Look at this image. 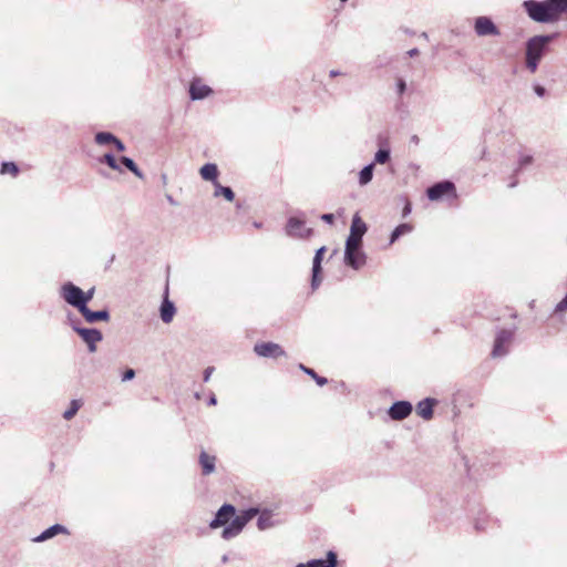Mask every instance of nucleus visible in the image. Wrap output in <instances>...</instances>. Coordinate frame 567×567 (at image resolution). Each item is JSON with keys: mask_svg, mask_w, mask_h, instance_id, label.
<instances>
[{"mask_svg": "<svg viewBox=\"0 0 567 567\" xmlns=\"http://www.w3.org/2000/svg\"><path fill=\"white\" fill-rule=\"evenodd\" d=\"M411 142L414 143V144H417L420 142L419 136L417 135H412Z\"/></svg>", "mask_w": 567, "mask_h": 567, "instance_id": "53", "label": "nucleus"}, {"mask_svg": "<svg viewBox=\"0 0 567 567\" xmlns=\"http://www.w3.org/2000/svg\"><path fill=\"white\" fill-rule=\"evenodd\" d=\"M200 177L206 181L213 183V185L218 183L219 169L215 163H206L199 169Z\"/></svg>", "mask_w": 567, "mask_h": 567, "instance_id": "24", "label": "nucleus"}, {"mask_svg": "<svg viewBox=\"0 0 567 567\" xmlns=\"http://www.w3.org/2000/svg\"><path fill=\"white\" fill-rule=\"evenodd\" d=\"M120 162L122 165V168H126L130 171L134 176H136L140 179H144V173L138 167V165L135 163V161L128 156H121Z\"/></svg>", "mask_w": 567, "mask_h": 567, "instance_id": "28", "label": "nucleus"}, {"mask_svg": "<svg viewBox=\"0 0 567 567\" xmlns=\"http://www.w3.org/2000/svg\"><path fill=\"white\" fill-rule=\"evenodd\" d=\"M522 8L526 16L536 23L551 24L559 21L549 0H524Z\"/></svg>", "mask_w": 567, "mask_h": 567, "instance_id": "2", "label": "nucleus"}, {"mask_svg": "<svg viewBox=\"0 0 567 567\" xmlns=\"http://www.w3.org/2000/svg\"><path fill=\"white\" fill-rule=\"evenodd\" d=\"M413 411V405L408 400H398L394 401L390 408L386 410V414L390 420L393 421H402L410 416Z\"/></svg>", "mask_w": 567, "mask_h": 567, "instance_id": "15", "label": "nucleus"}, {"mask_svg": "<svg viewBox=\"0 0 567 567\" xmlns=\"http://www.w3.org/2000/svg\"><path fill=\"white\" fill-rule=\"evenodd\" d=\"M80 315L89 324H94L97 322H109L111 320V313L106 307L100 310H93L91 308H87L85 310H82Z\"/></svg>", "mask_w": 567, "mask_h": 567, "instance_id": "20", "label": "nucleus"}, {"mask_svg": "<svg viewBox=\"0 0 567 567\" xmlns=\"http://www.w3.org/2000/svg\"><path fill=\"white\" fill-rule=\"evenodd\" d=\"M166 199L171 205H177V202L174 199V197L169 194L166 195Z\"/></svg>", "mask_w": 567, "mask_h": 567, "instance_id": "51", "label": "nucleus"}, {"mask_svg": "<svg viewBox=\"0 0 567 567\" xmlns=\"http://www.w3.org/2000/svg\"><path fill=\"white\" fill-rule=\"evenodd\" d=\"M254 352L260 358L278 359L286 357L285 349L272 341H259L254 344Z\"/></svg>", "mask_w": 567, "mask_h": 567, "instance_id": "11", "label": "nucleus"}, {"mask_svg": "<svg viewBox=\"0 0 567 567\" xmlns=\"http://www.w3.org/2000/svg\"><path fill=\"white\" fill-rule=\"evenodd\" d=\"M485 154H486V151L484 150V151H483V154H482V156H481V158H482V159H484V158H485Z\"/></svg>", "mask_w": 567, "mask_h": 567, "instance_id": "60", "label": "nucleus"}, {"mask_svg": "<svg viewBox=\"0 0 567 567\" xmlns=\"http://www.w3.org/2000/svg\"><path fill=\"white\" fill-rule=\"evenodd\" d=\"M285 233L290 238L310 239L315 235V229L306 227V213L298 210L295 215L288 217Z\"/></svg>", "mask_w": 567, "mask_h": 567, "instance_id": "4", "label": "nucleus"}, {"mask_svg": "<svg viewBox=\"0 0 567 567\" xmlns=\"http://www.w3.org/2000/svg\"><path fill=\"white\" fill-rule=\"evenodd\" d=\"M82 406V401L80 399H73L71 400L69 408L63 412L62 416L64 420L70 421L72 420L79 410Z\"/></svg>", "mask_w": 567, "mask_h": 567, "instance_id": "35", "label": "nucleus"}, {"mask_svg": "<svg viewBox=\"0 0 567 567\" xmlns=\"http://www.w3.org/2000/svg\"><path fill=\"white\" fill-rule=\"evenodd\" d=\"M257 514H259V515H258L256 525L259 530H266V529L275 526L270 511L266 509L261 513L258 512Z\"/></svg>", "mask_w": 567, "mask_h": 567, "instance_id": "30", "label": "nucleus"}, {"mask_svg": "<svg viewBox=\"0 0 567 567\" xmlns=\"http://www.w3.org/2000/svg\"><path fill=\"white\" fill-rule=\"evenodd\" d=\"M558 38V32L535 34L526 40L524 51L543 60L550 52L551 43Z\"/></svg>", "mask_w": 567, "mask_h": 567, "instance_id": "3", "label": "nucleus"}, {"mask_svg": "<svg viewBox=\"0 0 567 567\" xmlns=\"http://www.w3.org/2000/svg\"><path fill=\"white\" fill-rule=\"evenodd\" d=\"M214 196L224 197L227 202H234L235 192L230 186H224L219 182L214 185Z\"/></svg>", "mask_w": 567, "mask_h": 567, "instance_id": "31", "label": "nucleus"}, {"mask_svg": "<svg viewBox=\"0 0 567 567\" xmlns=\"http://www.w3.org/2000/svg\"><path fill=\"white\" fill-rule=\"evenodd\" d=\"M400 30L403 31L408 35H414L415 34V31L411 30L408 27H401Z\"/></svg>", "mask_w": 567, "mask_h": 567, "instance_id": "49", "label": "nucleus"}, {"mask_svg": "<svg viewBox=\"0 0 567 567\" xmlns=\"http://www.w3.org/2000/svg\"><path fill=\"white\" fill-rule=\"evenodd\" d=\"M112 145L118 153H123L126 150V146L122 140L115 136V141H113Z\"/></svg>", "mask_w": 567, "mask_h": 567, "instance_id": "45", "label": "nucleus"}, {"mask_svg": "<svg viewBox=\"0 0 567 567\" xmlns=\"http://www.w3.org/2000/svg\"><path fill=\"white\" fill-rule=\"evenodd\" d=\"M467 512H468V515L474 520V529L478 533L484 532L486 529L485 524L488 523L489 517L481 508V505L480 504L471 505V502L467 501Z\"/></svg>", "mask_w": 567, "mask_h": 567, "instance_id": "18", "label": "nucleus"}, {"mask_svg": "<svg viewBox=\"0 0 567 567\" xmlns=\"http://www.w3.org/2000/svg\"><path fill=\"white\" fill-rule=\"evenodd\" d=\"M295 567H338V554L330 549L326 558H313L306 563H298Z\"/></svg>", "mask_w": 567, "mask_h": 567, "instance_id": "19", "label": "nucleus"}, {"mask_svg": "<svg viewBox=\"0 0 567 567\" xmlns=\"http://www.w3.org/2000/svg\"><path fill=\"white\" fill-rule=\"evenodd\" d=\"M207 404L209 406H214L217 404V396L214 392H210L209 396H208V400H207Z\"/></svg>", "mask_w": 567, "mask_h": 567, "instance_id": "47", "label": "nucleus"}, {"mask_svg": "<svg viewBox=\"0 0 567 567\" xmlns=\"http://www.w3.org/2000/svg\"><path fill=\"white\" fill-rule=\"evenodd\" d=\"M408 90V84L404 78L399 76L395 80V91L396 94L401 97Z\"/></svg>", "mask_w": 567, "mask_h": 567, "instance_id": "41", "label": "nucleus"}, {"mask_svg": "<svg viewBox=\"0 0 567 567\" xmlns=\"http://www.w3.org/2000/svg\"><path fill=\"white\" fill-rule=\"evenodd\" d=\"M94 293H95V287H91L86 291H84L82 289V305H84V307L82 306V310H85V309L90 308L89 303L94 298Z\"/></svg>", "mask_w": 567, "mask_h": 567, "instance_id": "40", "label": "nucleus"}, {"mask_svg": "<svg viewBox=\"0 0 567 567\" xmlns=\"http://www.w3.org/2000/svg\"><path fill=\"white\" fill-rule=\"evenodd\" d=\"M338 388L344 390L346 389V383L343 381L339 382L338 386H336V389H338Z\"/></svg>", "mask_w": 567, "mask_h": 567, "instance_id": "55", "label": "nucleus"}, {"mask_svg": "<svg viewBox=\"0 0 567 567\" xmlns=\"http://www.w3.org/2000/svg\"><path fill=\"white\" fill-rule=\"evenodd\" d=\"M542 60L539 58H536L528 52L524 51V65L525 69L530 73L534 74L537 72L539 64Z\"/></svg>", "mask_w": 567, "mask_h": 567, "instance_id": "33", "label": "nucleus"}, {"mask_svg": "<svg viewBox=\"0 0 567 567\" xmlns=\"http://www.w3.org/2000/svg\"><path fill=\"white\" fill-rule=\"evenodd\" d=\"M534 164V156L530 154L520 153L517 159V165L514 168L513 173L508 176V188H515L523 177V175L529 171L532 165Z\"/></svg>", "mask_w": 567, "mask_h": 567, "instance_id": "10", "label": "nucleus"}, {"mask_svg": "<svg viewBox=\"0 0 567 567\" xmlns=\"http://www.w3.org/2000/svg\"><path fill=\"white\" fill-rule=\"evenodd\" d=\"M194 396H195L197 400H199V399H200V394H199L198 392H196V393L194 394Z\"/></svg>", "mask_w": 567, "mask_h": 567, "instance_id": "59", "label": "nucleus"}, {"mask_svg": "<svg viewBox=\"0 0 567 567\" xmlns=\"http://www.w3.org/2000/svg\"><path fill=\"white\" fill-rule=\"evenodd\" d=\"M368 230V225L355 213L351 220L350 234L348 235L344 247H347V257L350 258V248H362L363 236Z\"/></svg>", "mask_w": 567, "mask_h": 567, "instance_id": "6", "label": "nucleus"}, {"mask_svg": "<svg viewBox=\"0 0 567 567\" xmlns=\"http://www.w3.org/2000/svg\"><path fill=\"white\" fill-rule=\"evenodd\" d=\"M343 262L353 270H359L367 262V254L362 248H350V258L347 257V247H344Z\"/></svg>", "mask_w": 567, "mask_h": 567, "instance_id": "17", "label": "nucleus"}, {"mask_svg": "<svg viewBox=\"0 0 567 567\" xmlns=\"http://www.w3.org/2000/svg\"><path fill=\"white\" fill-rule=\"evenodd\" d=\"M298 368L307 375H309L317 385L323 386L328 384V379L326 377L319 375L312 368L305 365L303 363H299Z\"/></svg>", "mask_w": 567, "mask_h": 567, "instance_id": "32", "label": "nucleus"}, {"mask_svg": "<svg viewBox=\"0 0 567 567\" xmlns=\"http://www.w3.org/2000/svg\"><path fill=\"white\" fill-rule=\"evenodd\" d=\"M199 465L203 475H210L216 470V456L210 455L203 450L199 454Z\"/></svg>", "mask_w": 567, "mask_h": 567, "instance_id": "23", "label": "nucleus"}, {"mask_svg": "<svg viewBox=\"0 0 567 567\" xmlns=\"http://www.w3.org/2000/svg\"><path fill=\"white\" fill-rule=\"evenodd\" d=\"M115 134L109 131H99L94 135V142L100 146L112 144L115 141Z\"/></svg>", "mask_w": 567, "mask_h": 567, "instance_id": "34", "label": "nucleus"}, {"mask_svg": "<svg viewBox=\"0 0 567 567\" xmlns=\"http://www.w3.org/2000/svg\"><path fill=\"white\" fill-rule=\"evenodd\" d=\"M413 225L411 223H401L393 228L390 234L389 243L390 245L398 241L402 236H405L413 231Z\"/></svg>", "mask_w": 567, "mask_h": 567, "instance_id": "25", "label": "nucleus"}, {"mask_svg": "<svg viewBox=\"0 0 567 567\" xmlns=\"http://www.w3.org/2000/svg\"><path fill=\"white\" fill-rule=\"evenodd\" d=\"M341 2H347L348 0H340Z\"/></svg>", "mask_w": 567, "mask_h": 567, "instance_id": "61", "label": "nucleus"}, {"mask_svg": "<svg viewBox=\"0 0 567 567\" xmlns=\"http://www.w3.org/2000/svg\"><path fill=\"white\" fill-rule=\"evenodd\" d=\"M169 287L168 282L165 285V289L163 291L162 301L159 305V318L164 323H171L177 312V308L174 301H172L168 297Z\"/></svg>", "mask_w": 567, "mask_h": 567, "instance_id": "14", "label": "nucleus"}, {"mask_svg": "<svg viewBox=\"0 0 567 567\" xmlns=\"http://www.w3.org/2000/svg\"><path fill=\"white\" fill-rule=\"evenodd\" d=\"M320 219L328 225H333L336 221V216L332 213H324L320 215Z\"/></svg>", "mask_w": 567, "mask_h": 567, "instance_id": "44", "label": "nucleus"}, {"mask_svg": "<svg viewBox=\"0 0 567 567\" xmlns=\"http://www.w3.org/2000/svg\"><path fill=\"white\" fill-rule=\"evenodd\" d=\"M258 507H248L237 513L235 505L224 503L209 522L210 529L223 527L221 537L226 540L238 536L245 526L257 515Z\"/></svg>", "mask_w": 567, "mask_h": 567, "instance_id": "1", "label": "nucleus"}, {"mask_svg": "<svg viewBox=\"0 0 567 567\" xmlns=\"http://www.w3.org/2000/svg\"><path fill=\"white\" fill-rule=\"evenodd\" d=\"M59 534H69V529L64 525L56 523L42 530L37 537L33 538V542L42 543L53 538Z\"/></svg>", "mask_w": 567, "mask_h": 567, "instance_id": "22", "label": "nucleus"}, {"mask_svg": "<svg viewBox=\"0 0 567 567\" xmlns=\"http://www.w3.org/2000/svg\"><path fill=\"white\" fill-rule=\"evenodd\" d=\"M516 327L511 329H498L495 333L491 357L503 358L508 354L511 344L515 337Z\"/></svg>", "mask_w": 567, "mask_h": 567, "instance_id": "7", "label": "nucleus"}, {"mask_svg": "<svg viewBox=\"0 0 567 567\" xmlns=\"http://www.w3.org/2000/svg\"><path fill=\"white\" fill-rule=\"evenodd\" d=\"M252 226H254L255 228H260V227H261V223H260V221H254V223H252Z\"/></svg>", "mask_w": 567, "mask_h": 567, "instance_id": "56", "label": "nucleus"}, {"mask_svg": "<svg viewBox=\"0 0 567 567\" xmlns=\"http://www.w3.org/2000/svg\"><path fill=\"white\" fill-rule=\"evenodd\" d=\"M327 252V247L321 246L316 249L313 258H312V267H311V277H310V288L312 291L317 290L322 282L323 279V268L322 261L324 259V255Z\"/></svg>", "mask_w": 567, "mask_h": 567, "instance_id": "9", "label": "nucleus"}, {"mask_svg": "<svg viewBox=\"0 0 567 567\" xmlns=\"http://www.w3.org/2000/svg\"><path fill=\"white\" fill-rule=\"evenodd\" d=\"M439 404V400L426 396L419 401L415 405V412L424 421H431L434 416V409Z\"/></svg>", "mask_w": 567, "mask_h": 567, "instance_id": "16", "label": "nucleus"}, {"mask_svg": "<svg viewBox=\"0 0 567 567\" xmlns=\"http://www.w3.org/2000/svg\"><path fill=\"white\" fill-rule=\"evenodd\" d=\"M188 93L192 101H202L213 94V89L209 85L202 84L198 80H193Z\"/></svg>", "mask_w": 567, "mask_h": 567, "instance_id": "21", "label": "nucleus"}, {"mask_svg": "<svg viewBox=\"0 0 567 567\" xmlns=\"http://www.w3.org/2000/svg\"><path fill=\"white\" fill-rule=\"evenodd\" d=\"M420 37H421V38H423V39H425V40H427V39H429V34H427L426 32H422Z\"/></svg>", "mask_w": 567, "mask_h": 567, "instance_id": "58", "label": "nucleus"}, {"mask_svg": "<svg viewBox=\"0 0 567 567\" xmlns=\"http://www.w3.org/2000/svg\"><path fill=\"white\" fill-rule=\"evenodd\" d=\"M66 322L75 333L79 332V329H82L84 327L82 326L81 319L74 316L72 312L68 313Z\"/></svg>", "mask_w": 567, "mask_h": 567, "instance_id": "39", "label": "nucleus"}, {"mask_svg": "<svg viewBox=\"0 0 567 567\" xmlns=\"http://www.w3.org/2000/svg\"><path fill=\"white\" fill-rule=\"evenodd\" d=\"M60 298L69 306L75 308L79 313L82 311V288L73 281H65L59 290Z\"/></svg>", "mask_w": 567, "mask_h": 567, "instance_id": "8", "label": "nucleus"}, {"mask_svg": "<svg viewBox=\"0 0 567 567\" xmlns=\"http://www.w3.org/2000/svg\"><path fill=\"white\" fill-rule=\"evenodd\" d=\"M373 174H374V165L372 163L364 165L360 169L359 175H358L359 185L360 186L368 185L372 181Z\"/></svg>", "mask_w": 567, "mask_h": 567, "instance_id": "29", "label": "nucleus"}, {"mask_svg": "<svg viewBox=\"0 0 567 567\" xmlns=\"http://www.w3.org/2000/svg\"><path fill=\"white\" fill-rule=\"evenodd\" d=\"M228 561H229V556H228L227 554L223 555V556H221V563H223V564H226V563H228Z\"/></svg>", "mask_w": 567, "mask_h": 567, "instance_id": "54", "label": "nucleus"}, {"mask_svg": "<svg viewBox=\"0 0 567 567\" xmlns=\"http://www.w3.org/2000/svg\"><path fill=\"white\" fill-rule=\"evenodd\" d=\"M342 73L339 70H330V72H329V76L330 78H336V76H339Z\"/></svg>", "mask_w": 567, "mask_h": 567, "instance_id": "50", "label": "nucleus"}, {"mask_svg": "<svg viewBox=\"0 0 567 567\" xmlns=\"http://www.w3.org/2000/svg\"><path fill=\"white\" fill-rule=\"evenodd\" d=\"M559 20L567 14V0H549Z\"/></svg>", "mask_w": 567, "mask_h": 567, "instance_id": "38", "label": "nucleus"}, {"mask_svg": "<svg viewBox=\"0 0 567 567\" xmlns=\"http://www.w3.org/2000/svg\"><path fill=\"white\" fill-rule=\"evenodd\" d=\"M161 178H162L163 184H166V182H167L166 174H162Z\"/></svg>", "mask_w": 567, "mask_h": 567, "instance_id": "57", "label": "nucleus"}, {"mask_svg": "<svg viewBox=\"0 0 567 567\" xmlns=\"http://www.w3.org/2000/svg\"><path fill=\"white\" fill-rule=\"evenodd\" d=\"M474 31L478 37H498L499 28L495 24L489 16H478L474 19Z\"/></svg>", "mask_w": 567, "mask_h": 567, "instance_id": "12", "label": "nucleus"}, {"mask_svg": "<svg viewBox=\"0 0 567 567\" xmlns=\"http://www.w3.org/2000/svg\"><path fill=\"white\" fill-rule=\"evenodd\" d=\"M406 54L410 56V58H415L420 54V50L417 48H413V49H410Z\"/></svg>", "mask_w": 567, "mask_h": 567, "instance_id": "48", "label": "nucleus"}, {"mask_svg": "<svg viewBox=\"0 0 567 567\" xmlns=\"http://www.w3.org/2000/svg\"><path fill=\"white\" fill-rule=\"evenodd\" d=\"M76 334L85 343L90 353H95L97 350V343L103 340V332L94 327H83L82 329H79Z\"/></svg>", "mask_w": 567, "mask_h": 567, "instance_id": "13", "label": "nucleus"}, {"mask_svg": "<svg viewBox=\"0 0 567 567\" xmlns=\"http://www.w3.org/2000/svg\"><path fill=\"white\" fill-rule=\"evenodd\" d=\"M97 162L100 164L107 165L111 169L122 173L124 169L122 168L120 158H116V156L112 152H106L102 156L97 158Z\"/></svg>", "mask_w": 567, "mask_h": 567, "instance_id": "26", "label": "nucleus"}, {"mask_svg": "<svg viewBox=\"0 0 567 567\" xmlns=\"http://www.w3.org/2000/svg\"><path fill=\"white\" fill-rule=\"evenodd\" d=\"M533 91H534V93H535L538 97H542V99H543V97H545V96H547V94H548L547 89H546L544 85H542V84H539V83H537V82H536V83H533Z\"/></svg>", "mask_w": 567, "mask_h": 567, "instance_id": "42", "label": "nucleus"}, {"mask_svg": "<svg viewBox=\"0 0 567 567\" xmlns=\"http://www.w3.org/2000/svg\"><path fill=\"white\" fill-rule=\"evenodd\" d=\"M398 200L402 204L401 217L406 218L412 213V202L406 195H400Z\"/></svg>", "mask_w": 567, "mask_h": 567, "instance_id": "37", "label": "nucleus"}, {"mask_svg": "<svg viewBox=\"0 0 567 567\" xmlns=\"http://www.w3.org/2000/svg\"><path fill=\"white\" fill-rule=\"evenodd\" d=\"M114 259H115V255H112V256L110 257V259H109V261H107L106 266H105V269H107V268L111 266V264L114 261Z\"/></svg>", "mask_w": 567, "mask_h": 567, "instance_id": "52", "label": "nucleus"}, {"mask_svg": "<svg viewBox=\"0 0 567 567\" xmlns=\"http://www.w3.org/2000/svg\"><path fill=\"white\" fill-rule=\"evenodd\" d=\"M430 202L455 200L458 198L457 189L451 179H442L430 185L425 190Z\"/></svg>", "mask_w": 567, "mask_h": 567, "instance_id": "5", "label": "nucleus"}, {"mask_svg": "<svg viewBox=\"0 0 567 567\" xmlns=\"http://www.w3.org/2000/svg\"><path fill=\"white\" fill-rule=\"evenodd\" d=\"M135 375H136V372H135V370H134V369H132V368H126V369L123 371L122 375H121L122 382L131 381V380H133V379L135 378Z\"/></svg>", "mask_w": 567, "mask_h": 567, "instance_id": "43", "label": "nucleus"}, {"mask_svg": "<svg viewBox=\"0 0 567 567\" xmlns=\"http://www.w3.org/2000/svg\"><path fill=\"white\" fill-rule=\"evenodd\" d=\"M20 173V167L16 162L3 161L0 165V174H10L17 176Z\"/></svg>", "mask_w": 567, "mask_h": 567, "instance_id": "36", "label": "nucleus"}, {"mask_svg": "<svg viewBox=\"0 0 567 567\" xmlns=\"http://www.w3.org/2000/svg\"><path fill=\"white\" fill-rule=\"evenodd\" d=\"M214 371L215 368L213 365L207 367L203 372V381L208 382Z\"/></svg>", "mask_w": 567, "mask_h": 567, "instance_id": "46", "label": "nucleus"}, {"mask_svg": "<svg viewBox=\"0 0 567 567\" xmlns=\"http://www.w3.org/2000/svg\"><path fill=\"white\" fill-rule=\"evenodd\" d=\"M391 159V148L388 144L379 145L378 151L374 153L373 161L371 162L374 166L375 164H386Z\"/></svg>", "mask_w": 567, "mask_h": 567, "instance_id": "27", "label": "nucleus"}]
</instances>
